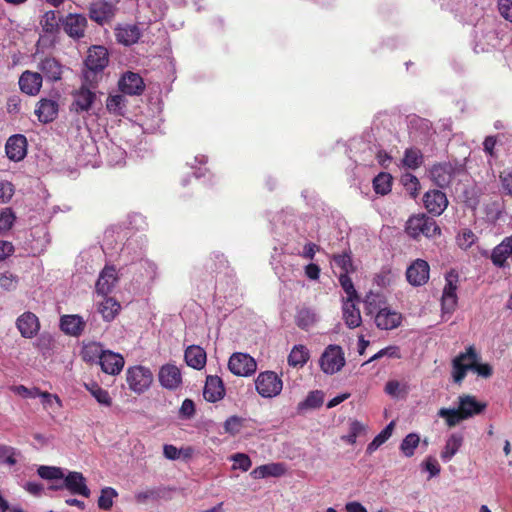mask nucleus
<instances>
[{
    "label": "nucleus",
    "instance_id": "f257e3e1",
    "mask_svg": "<svg viewBox=\"0 0 512 512\" xmlns=\"http://www.w3.org/2000/svg\"><path fill=\"white\" fill-rule=\"evenodd\" d=\"M84 64L86 71L83 79L91 85L97 83L98 74L109 64V52L105 46H92L87 52Z\"/></svg>",
    "mask_w": 512,
    "mask_h": 512
},
{
    "label": "nucleus",
    "instance_id": "f03ea898",
    "mask_svg": "<svg viewBox=\"0 0 512 512\" xmlns=\"http://www.w3.org/2000/svg\"><path fill=\"white\" fill-rule=\"evenodd\" d=\"M406 233L413 239H419L420 236L434 237L441 233V227L436 220L426 216L424 213L410 216L405 226Z\"/></svg>",
    "mask_w": 512,
    "mask_h": 512
},
{
    "label": "nucleus",
    "instance_id": "7ed1b4c3",
    "mask_svg": "<svg viewBox=\"0 0 512 512\" xmlns=\"http://www.w3.org/2000/svg\"><path fill=\"white\" fill-rule=\"evenodd\" d=\"M463 171V166L457 162H438L429 170L431 180L440 188L448 187L455 177Z\"/></svg>",
    "mask_w": 512,
    "mask_h": 512
},
{
    "label": "nucleus",
    "instance_id": "20e7f679",
    "mask_svg": "<svg viewBox=\"0 0 512 512\" xmlns=\"http://www.w3.org/2000/svg\"><path fill=\"white\" fill-rule=\"evenodd\" d=\"M256 392L263 398L278 396L283 387L282 379L274 371L260 372L255 380Z\"/></svg>",
    "mask_w": 512,
    "mask_h": 512
},
{
    "label": "nucleus",
    "instance_id": "39448f33",
    "mask_svg": "<svg viewBox=\"0 0 512 512\" xmlns=\"http://www.w3.org/2000/svg\"><path fill=\"white\" fill-rule=\"evenodd\" d=\"M154 375L149 368L134 366L127 370L126 381L129 389L136 394L146 392L153 383Z\"/></svg>",
    "mask_w": 512,
    "mask_h": 512
},
{
    "label": "nucleus",
    "instance_id": "423d86ee",
    "mask_svg": "<svg viewBox=\"0 0 512 512\" xmlns=\"http://www.w3.org/2000/svg\"><path fill=\"white\" fill-rule=\"evenodd\" d=\"M345 364L342 348L337 344H329L319 359L320 369L325 374H335L339 372Z\"/></svg>",
    "mask_w": 512,
    "mask_h": 512
},
{
    "label": "nucleus",
    "instance_id": "0eeeda50",
    "mask_svg": "<svg viewBox=\"0 0 512 512\" xmlns=\"http://www.w3.org/2000/svg\"><path fill=\"white\" fill-rule=\"evenodd\" d=\"M63 482L60 484H52L50 488L52 490L67 489L72 495H78L85 498H89L91 490L86 484V478L82 472H68V475H64Z\"/></svg>",
    "mask_w": 512,
    "mask_h": 512
},
{
    "label": "nucleus",
    "instance_id": "6e6552de",
    "mask_svg": "<svg viewBox=\"0 0 512 512\" xmlns=\"http://www.w3.org/2000/svg\"><path fill=\"white\" fill-rule=\"evenodd\" d=\"M228 368L236 376L248 377L256 373L257 361L249 354L236 352L229 358Z\"/></svg>",
    "mask_w": 512,
    "mask_h": 512
},
{
    "label": "nucleus",
    "instance_id": "1a4fd4ad",
    "mask_svg": "<svg viewBox=\"0 0 512 512\" xmlns=\"http://www.w3.org/2000/svg\"><path fill=\"white\" fill-rule=\"evenodd\" d=\"M446 284L443 288L441 296V310L443 313H452L458 304V281L459 276L457 273L449 272L445 276Z\"/></svg>",
    "mask_w": 512,
    "mask_h": 512
},
{
    "label": "nucleus",
    "instance_id": "9d476101",
    "mask_svg": "<svg viewBox=\"0 0 512 512\" xmlns=\"http://www.w3.org/2000/svg\"><path fill=\"white\" fill-rule=\"evenodd\" d=\"M89 86H91V84L84 80L80 88L73 92V102L71 105V111H75L76 113L90 111L96 99V95L94 91H92V88ZM92 87H95V84L92 85Z\"/></svg>",
    "mask_w": 512,
    "mask_h": 512
},
{
    "label": "nucleus",
    "instance_id": "9b49d317",
    "mask_svg": "<svg viewBox=\"0 0 512 512\" xmlns=\"http://www.w3.org/2000/svg\"><path fill=\"white\" fill-rule=\"evenodd\" d=\"M476 357V349L469 346L465 352L460 353L452 361V377L454 382L460 384L467 372L471 370V358Z\"/></svg>",
    "mask_w": 512,
    "mask_h": 512
},
{
    "label": "nucleus",
    "instance_id": "f8f14e48",
    "mask_svg": "<svg viewBox=\"0 0 512 512\" xmlns=\"http://www.w3.org/2000/svg\"><path fill=\"white\" fill-rule=\"evenodd\" d=\"M430 266L429 264L418 258L406 270V278L410 285L420 287L429 281Z\"/></svg>",
    "mask_w": 512,
    "mask_h": 512
},
{
    "label": "nucleus",
    "instance_id": "ddd939ff",
    "mask_svg": "<svg viewBox=\"0 0 512 512\" xmlns=\"http://www.w3.org/2000/svg\"><path fill=\"white\" fill-rule=\"evenodd\" d=\"M37 70L49 82L62 79L63 65L55 57L46 56L37 63Z\"/></svg>",
    "mask_w": 512,
    "mask_h": 512
},
{
    "label": "nucleus",
    "instance_id": "4468645a",
    "mask_svg": "<svg viewBox=\"0 0 512 512\" xmlns=\"http://www.w3.org/2000/svg\"><path fill=\"white\" fill-rule=\"evenodd\" d=\"M118 88L125 95L138 96L144 92L145 83L139 74L127 72L119 79Z\"/></svg>",
    "mask_w": 512,
    "mask_h": 512
},
{
    "label": "nucleus",
    "instance_id": "2eb2a0df",
    "mask_svg": "<svg viewBox=\"0 0 512 512\" xmlns=\"http://www.w3.org/2000/svg\"><path fill=\"white\" fill-rule=\"evenodd\" d=\"M87 24V18L82 14L76 13H69L62 20L63 30L74 39H80L85 36Z\"/></svg>",
    "mask_w": 512,
    "mask_h": 512
},
{
    "label": "nucleus",
    "instance_id": "dca6fc26",
    "mask_svg": "<svg viewBox=\"0 0 512 512\" xmlns=\"http://www.w3.org/2000/svg\"><path fill=\"white\" fill-rule=\"evenodd\" d=\"M423 204L429 213L441 215L448 206V199L443 191L432 189L424 193Z\"/></svg>",
    "mask_w": 512,
    "mask_h": 512
},
{
    "label": "nucleus",
    "instance_id": "f3484780",
    "mask_svg": "<svg viewBox=\"0 0 512 512\" xmlns=\"http://www.w3.org/2000/svg\"><path fill=\"white\" fill-rule=\"evenodd\" d=\"M16 328L24 338H33L40 330V321L35 313L27 311L16 319Z\"/></svg>",
    "mask_w": 512,
    "mask_h": 512
},
{
    "label": "nucleus",
    "instance_id": "a211bd4d",
    "mask_svg": "<svg viewBox=\"0 0 512 512\" xmlns=\"http://www.w3.org/2000/svg\"><path fill=\"white\" fill-rule=\"evenodd\" d=\"M160 384L168 390H177L182 383L180 370L175 364H164L158 373Z\"/></svg>",
    "mask_w": 512,
    "mask_h": 512
},
{
    "label": "nucleus",
    "instance_id": "6ab92c4d",
    "mask_svg": "<svg viewBox=\"0 0 512 512\" xmlns=\"http://www.w3.org/2000/svg\"><path fill=\"white\" fill-rule=\"evenodd\" d=\"M5 152L7 157L14 162L23 160L27 155L26 137L20 134L12 135L6 142Z\"/></svg>",
    "mask_w": 512,
    "mask_h": 512
},
{
    "label": "nucleus",
    "instance_id": "aec40b11",
    "mask_svg": "<svg viewBox=\"0 0 512 512\" xmlns=\"http://www.w3.org/2000/svg\"><path fill=\"white\" fill-rule=\"evenodd\" d=\"M115 15V8L111 2L97 0L89 7V17L98 24L110 21Z\"/></svg>",
    "mask_w": 512,
    "mask_h": 512
},
{
    "label": "nucleus",
    "instance_id": "412c9836",
    "mask_svg": "<svg viewBox=\"0 0 512 512\" xmlns=\"http://www.w3.org/2000/svg\"><path fill=\"white\" fill-rule=\"evenodd\" d=\"M458 409L463 420L481 414L486 409V403L478 401L471 395H461L458 397Z\"/></svg>",
    "mask_w": 512,
    "mask_h": 512
},
{
    "label": "nucleus",
    "instance_id": "4be33fe9",
    "mask_svg": "<svg viewBox=\"0 0 512 512\" xmlns=\"http://www.w3.org/2000/svg\"><path fill=\"white\" fill-rule=\"evenodd\" d=\"M117 279L118 277L114 266H105L96 281V292L107 296L114 289Z\"/></svg>",
    "mask_w": 512,
    "mask_h": 512
},
{
    "label": "nucleus",
    "instance_id": "5701e85b",
    "mask_svg": "<svg viewBox=\"0 0 512 512\" xmlns=\"http://www.w3.org/2000/svg\"><path fill=\"white\" fill-rule=\"evenodd\" d=\"M86 328V321L77 314H67L60 317V329L67 335L78 337Z\"/></svg>",
    "mask_w": 512,
    "mask_h": 512
},
{
    "label": "nucleus",
    "instance_id": "b1692460",
    "mask_svg": "<svg viewBox=\"0 0 512 512\" xmlns=\"http://www.w3.org/2000/svg\"><path fill=\"white\" fill-rule=\"evenodd\" d=\"M359 299H343L342 315L345 325L350 329L358 328L361 325L362 319L360 311L357 307Z\"/></svg>",
    "mask_w": 512,
    "mask_h": 512
},
{
    "label": "nucleus",
    "instance_id": "393cba45",
    "mask_svg": "<svg viewBox=\"0 0 512 512\" xmlns=\"http://www.w3.org/2000/svg\"><path fill=\"white\" fill-rule=\"evenodd\" d=\"M402 316L399 312L391 310L387 306L380 309L375 315V322L378 329L392 330L399 327Z\"/></svg>",
    "mask_w": 512,
    "mask_h": 512
},
{
    "label": "nucleus",
    "instance_id": "a878e982",
    "mask_svg": "<svg viewBox=\"0 0 512 512\" xmlns=\"http://www.w3.org/2000/svg\"><path fill=\"white\" fill-rule=\"evenodd\" d=\"M42 82V75L40 73L25 71L21 74L18 84L23 93L35 96L40 92Z\"/></svg>",
    "mask_w": 512,
    "mask_h": 512
},
{
    "label": "nucleus",
    "instance_id": "bb28decb",
    "mask_svg": "<svg viewBox=\"0 0 512 512\" xmlns=\"http://www.w3.org/2000/svg\"><path fill=\"white\" fill-rule=\"evenodd\" d=\"M204 398L209 402H217L225 396L224 383L217 375H209L203 390Z\"/></svg>",
    "mask_w": 512,
    "mask_h": 512
},
{
    "label": "nucleus",
    "instance_id": "cd10ccee",
    "mask_svg": "<svg viewBox=\"0 0 512 512\" xmlns=\"http://www.w3.org/2000/svg\"><path fill=\"white\" fill-rule=\"evenodd\" d=\"M124 363L125 361L122 355L106 350L101 357L99 365L102 372L109 375H117L122 371Z\"/></svg>",
    "mask_w": 512,
    "mask_h": 512
},
{
    "label": "nucleus",
    "instance_id": "c85d7f7f",
    "mask_svg": "<svg viewBox=\"0 0 512 512\" xmlns=\"http://www.w3.org/2000/svg\"><path fill=\"white\" fill-rule=\"evenodd\" d=\"M34 113L42 123L53 122L58 115V103L53 99L42 98L37 103Z\"/></svg>",
    "mask_w": 512,
    "mask_h": 512
},
{
    "label": "nucleus",
    "instance_id": "c756f323",
    "mask_svg": "<svg viewBox=\"0 0 512 512\" xmlns=\"http://www.w3.org/2000/svg\"><path fill=\"white\" fill-rule=\"evenodd\" d=\"M363 303L367 315H376L380 309L386 307L387 300L382 293L370 291L365 295Z\"/></svg>",
    "mask_w": 512,
    "mask_h": 512
},
{
    "label": "nucleus",
    "instance_id": "7c9ffc66",
    "mask_svg": "<svg viewBox=\"0 0 512 512\" xmlns=\"http://www.w3.org/2000/svg\"><path fill=\"white\" fill-rule=\"evenodd\" d=\"M286 467L283 463H269L257 466L252 472L251 476L255 479L267 477H280L284 475Z\"/></svg>",
    "mask_w": 512,
    "mask_h": 512
},
{
    "label": "nucleus",
    "instance_id": "2f4dec72",
    "mask_svg": "<svg viewBox=\"0 0 512 512\" xmlns=\"http://www.w3.org/2000/svg\"><path fill=\"white\" fill-rule=\"evenodd\" d=\"M187 365L193 369L201 370L206 364V352L199 346H190L184 354Z\"/></svg>",
    "mask_w": 512,
    "mask_h": 512
},
{
    "label": "nucleus",
    "instance_id": "473e14b6",
    "mask_svg": "<svg viewBox=\"0 0 512 512\" xmlns=\"http://www.w3.org/2000/svg\"><path fill=\"white\" fill-rule=\"evenodd\" d=\"M115 37L117 42L121 44L132 45L140 38V31L135 24H127L115 29Z\"/></svg>",
    "mask_w": 512,
    "mask_h": 512
},
{
    "label": "nucleus",
    "instance_id": "72a5a7b5",
    "mask_svg": "<svg viewBox=\"0 0 512 512\" xmlns=\"http://www.w3.org/2000/svg\"><path fill=\"white\" fill-rule=\"evenodd\" d=\"M295 322L299 329L307 331L317 322V313L312 308H299L296 310Z\"/></svg>",
    "mask_w": 512,
    "mask_h": 512
},
{
    "label": "nucleus",
    "instance_id": "f704fd0d",
    "mask_svg": "<svg viewBox=\"0 0 512 512\" xmlns=\"http://www.w3.org/2000/svg\"><path fill=\"white\" fill-rule=\"evenodd\" d=\"M309 359V350L303 344H296L288 355L287 361L290 367L302 368Z\"/></svg>",
    "mask_w": 512,
    "mask_h": 512
},
{
    "label": "nucleus",
    "instance_id": "c9c22d12",
    "mask_svg": "<svg viewBox=\"0 0 512 512\" xmlns=\"http://www.w3.org/2000/svg\"><path fill=\"white\" fill-rule=\"evenodd\" d=\"M106 350L102 349L101 344L99 342H89L85 344L80 352L81 358L83 361L87 363H100L102 355H104Z\"/></svg>",
    "mask_w": 512,
    "mask_h": 512
},
{
    "label": "nucleus",
    "instance_id": "e433bc0d",
    "mask_svg": "<svg viewBox=\"0 0 512 512\" xmlns=\"http://www.w3.org/2000/svg\"><path fill=\"white\" fill-rule=\"evenodd\" d=\"M463 437L461 434H452L445 443L443 451L440 454V458L444 461H450L461 448Z\"/></svg>",
    "mask_w": 512,
    "mask_h": 512
},
{
    "label": "nucleus",
    "instance_id": "4c0bfd02",
    "mask_svg": "<svg viewBox=\"0 0 512 512\" xmlns=\"http://www.w3.org/2000/svg\"><path fill=\"white\" fill-rule=\"evenodd\" d=\"M119 310L120 304L113 297H105L98 307V312L106 321L113 320Z\"/></svg>",
    "mask_w": 512,
    "mask_h": 512
},
{
    "label": "nucleus",
    "instance_id": "58836bf2",
    "mask_svg": "<svg viewBox=\"0 0 512 512\" xmlns=\"http://www.w3.org/2000/svg\"><path fill=\"white\" fill-rule=\"evenodd\" d=\"M423 163V155L419 148L410 147L405 149L402 159L403 166L409 169H418Z\"/></svg>",
    "mask_w": 512,
    "mask_h": 512
},
{
    "label": "nucleus",
    "instance_id": "ea45409f",
    "mask_svg": "<svg viewBox=\"0 0 512 512\" xmlns=\"http://www.w3.org/2000/svg\"><path fill=\"white\" fill-rule=\"evenodd\" d=\"M324 395L321 391H312L307 397L300 401L298 404V413H302L306 411V409H319V407L323 404Z\"/></svg>",
    "mask_w": 512,
    "mask_h": 512
},
{
    "label": "nucleus",
    "instance_id": "a19ab883",
    "mask_svg": "<svg viewBox=\"0 0 512 512\" xmlns=\"http://www.w3.org/2000/svg\"><path fill=\"white\" fill-rule=\"evenodd\" d=\"M394 429V422H390L382 431L377 435L367 446L366 451L368 454H372L378 450L380 445L385 443L392 435Z\"/></svg>",
    "mask_w": 512,
    "mask_h": 512
},
{
    "label": "nucleus",
    "instance_id": "79ce46f5",
    "mask_svg": "<svg viewBox=\"0 0 512 512\" xmlns=\"http://www.w3.org/2000/svg\"><path fill=\"white\" fill-rule=\"evenodd\" d=\"M393 178L388 172H379L373 180V188L376 193L385 195L392 189Z\"/></svg>",
    "mask_w": 512,
    "mask_h": 512
},
{
    "label": "nucleus",
    "instance_id": "37998d69",
    "mask_svg": "<svg viewBox=\"0 0 512 512\" xmlns=\"http://www.w3.org/2000/svg\"><path fill=\"white\" fill-rule=\"evenodd\" d=\"M40 26L47 34H55L59 31V20L57 13L53 10L47 11L40 19Z\"/></svg>",
    "mask_w": 512,
    "mask_h": 512
},
{
    "label": "nucleus",
    "instance_id": "c03bdc74",
    "mask_svg": "<svg viewBox=\"0 0 512 512\" xmlns=\"http://www.w3.org/2000/svg\"><path fill=\"white\" fill-rule=\"evenodd\" d=\"M85 387L98 403L105 406L112 405V398L109 392L101 388L98 383L92 382L90 384H86Z\"/></svg>",
    "mask_w": 512,
    "mask_h": 512
},
{
    "label": "nucleus",
    "instance_id": "a18cd8bd",
    "mask_svg": "<svg viewBox=\"0 0 512 512\" xmlns=\"http://www.w3.org/2000/svg\"><path fill=\"white\" fill-rule=\"evenodd\" d=\"M421 439L415 433L408 434L400 443V451L405 457H413Z\"/></svg>",
    "mask_w": 512,
    "mask_h": 512
},
{
    "label": "nucleus",
    "instance_id": "49530a36",
    "mask_svg": "<svg viewBox=\"0 0 512 512\" xmlns=\"http://www.w3.org/2000/svg\"><path fill=\"white\" fill-rule=\"evenodd\" d=\"M118 496L115 488L107 486L101 489L97 505L100 509L109 510L113 507L114 498Z\"/></svg>",
    "mask_w": 512,
    "mask_h": 512
},
{
    "label": "nucleus",
    "instance_id": "de8ad7c7",
    "mask_svg": "<svg viewBox=\"0 0 512 512\" xmlns=\"http://www.w3.org/2000/svg\"><path fill=\"white\" fill-rule=\"evenodd\" d=\"M333 261L341 269V273H353L356 271L352 262L351 252L335 254L333 255Z\"/></svg>",
    "mask_w": 512,
    "mask_h": 512
},
{
    "label": "nucleus",
    "instance_id": "09e8293b",
    "mask_svg": "<svg viewBox=\"0 0 512 512\" xmlns=\"http://www.w3.org/2000/svg\"><path fill=\"white\" fill-rule=\"evenodd\" d=\"M401 183L409 192L411 198L416 199L419 195V190L421 189L419 179L414 176V174H409V172H407L401 177Z\"/></svg>",
    "mask_w": 512,
    "mask_h": 512
},
{
    "label": "nucleus",
    "instance_id": "8fccbe9b",
    "mask_svg": "<svg viewBox=\"0 0 512 512\" xmlns=\"http://www.w3.org/2000/svg\"><path fill=\"white\" fill-rule=\"evenodd\" d=\"M37 474L46 480H62L64 478L62 468L56 466L41 465L37 469Z\"/></svg>",
    "mask_w": 512,
    "mask_h": 512
},
{
    "label": "nucleus",
    "instance_id": "3c124183",
    "mask_svg": "<svg viewBox=\"0 0 512 512\" xmlns=\"http://www.w3.org/2000/svg\"><path fill=\"white\" fill-rule=\"evenodd\" d=\"M507 244H509V242H506L504 238L500 245L493 249L491 260L495 266L503 267L505 265L506 260L509 257Z\"/></svg>",
    "mask_w": 512,
    "mask_h": 512
},
{
    "label": "nucleus",
    "instance_id": "603ef678",
    "mask_svg": "<svg viewBox=\"0 0 512 512\" xmlns=\"http://www.w3.org/2000/svg\"><path fill=\"white\" fill-rule=\"evenodd\" d=\"M350 273H340L338 282L347 297L345 299H359V293L354 287V284L349 276Z\"/></svg>",
    "mask_w": 512,
    "mask_h": 512
},
{
    "label": "nucleus",
    "instance_id": "864d4df0",
    "mask_svg": "<svg viewBox=\"0 0 512 512\" xmlns=\"http://www.w3.org/2000/svg\"><path fill=\"white\" fill-rule=\"evenodd\" d=\"M438 417L443 418L449 427L456 426L463 420L459 408H440Z\"/></svg>",
    "mask_w": 512,
    "mask_h": 512
},
{
    "label": "nucleus",
    "instance_id": "5fc2aeb1",
    "mask_svg": "<svg viewBox=\"0 0 512 512\" xmlns=\"http://www.w3.org/2000/svg\"><path fill=\"white\" fill-rule=\"evenodd\" d=\"M39 397L45 409H51L54 413H58L62 409V401L57 395L41 391Z\"/></svg>",
    "mask_w": 512,
    "mask_h": 512
},
{
    "label": "nucleus",
    "instance_id": "6e6d98bb",
    "mask_svg": "<svg viewBox=\"0 0 512 512\" xmlns=\"http://www.w3.org/2000/svg\"><path fill=\"white\" fill-rule=\"evenodd\" d=\"M192 453L193 450L191 447H187L184 450H178L177 446L173 444H164L163 446V455L169 460H177L181 454H183L184 458H190Z\"/></svg>",
    "mask_w": 512,
    "mask_h": 512
},
{
    "label": "nucleus",
    "instance_id": "4d7b16f0",
    "mask_svg": "<svg viewBox=\"0 0 512 512\" xmlns=\"http://www.w3.org/2000/svg\"><path fill=\"white\" fill-rule=\"evenodd\" d=\"M476 241H477V236L472 230L465 228V229H462L461 232H458L457 245L461 249L466 250V249L472 247Z\"/></svg>",
    "mask_w": 512,
    "mask_h": 512
},
{
    "label": "nucleus",
    "instance_id": "13d9d810",
    "mask_svg": "<svg viewBox=\"0 0 512 512\" xmlns=\"http://www.w3.org/2000/svg\"><path fill=\"white\" fill-rule=\"evenodd\" d=\"M19 455L20 452L15 447L0 444V462L13 466L17 462L16 456Z\"/></svg>",
    "mask_w": 512,
    "mask_h": 512
},
{
    "label": "nucleus",
    "instance_id": "bf43d9fd",
    "mask_svg": "<svg viewBox=\"0 0 512 512\" xmlns=\"http://www.w3.org/2000/svg\"><path fill=\"white\" fill-rule=\"evenodd\" d=\"M471 370L475 371L478 376L489 378L493 374V368L489 363H480L479 354L476 352V357L471 358Z\"/></svg>",
    "mask_w": 512,
    "mask_h": 512
},
{
    "label": "nucleus",
    "instance_id": "052dcab7",
    "mask_svg": "<svg viewBox=\"0 0 512 512\" xmlns=\"http://www.w3.org/2000/svg\"><path fill=\"white\" fill-rule=\"evenodd\" d=\"M126 99L123 95H111L106 101V107L110 113L122 115L121 110L125 106Z\"/></svg>",
    "mask_w": 512,
    "mask_h": 512
},
{
    "label": "nucleus",
    "instance_id": "680f3d73",
    "mask_svg": "<svg viewBox=\"0 0 512 512\" xmlns=\"http://www.w3.org/2000/svg\"><path fill=\"white\" fill-rule=\"evenodd\" d=\"M245 419L239 416H231L224 422V431L232 436L237 435L244 426Z\"/></svg>",
    "mask_w": 512,
    "mask_h": 512
},
{
    "label": "nucleus",
    "instance_id": "e2e57ef3",
    "mask_svg": "<svg viewBox=\"0 0 512 512\" xmlns=\"http://www.w3.org/2000/svg\"><path fill=\"white\" fill-rule=\"evenodd\" d=\"M365 431V426L359 422L358 420H353L350 423L349 427V434L342 437V440L349 444H355L357 441V438L361 433Z\"/></svg>",
    "mask_w": 512,
    "mask_h": 512
},
{
    "label": "nucleus",
    "instance_id": "0e129e2a",
    "mask_svg": "<svg viewBox=\"0 0 512 512\" xmlns=\"http://www.w3.org/2000/svg\"><path fill=\"white\" fill-rule=\"evenodd\" d=\"M15 223V214L11 208H4L0 211V233L7 232Z\"/></svg>",
    "mask_w": 512,
    "mask_h": 512
},
{
    "label": "nucleus",
    "instance_id": "69168bd1",
    "mask_svg": "<svg viewBox=\"0 0 512 512\" xmlns=\"http://www.w3.org/2000/svg\"><path fill=\"white\" fill-rule=\"evenodd\" d=\"M159 498V492L156 488H149L146 490L138 491L134 495V499L139 504H144L149 500H157Z\"/></svg>",
    "mask_w": 512,
    "mask_h": 512
},
{
    "label": "nucleus",
    "instance_id": "338daca9",
    "mask_svg": "<svg viewBox=\"0 0 512 512\" xmlns=\"http://www.w3.org/2000/svg\"><path fill=\"white\" fill-rule=\"evenodd\" d=\"M15 193L13 183L9 181L0 182V203H8Z\"/></svg>",
    "mask_w": 512,
    "mask_h": 512
},
{
    "label": "nucleus",
    "instance_id": "774afa93",
    "mask_svg": "<svg viewBox=\"0 0 512 512\" xmlns=\"http://www.w3.org/2000/svg\"><path fill=\"white\" fill-rule=\"evenodd\" d=\"M383 356H389L392 358H400L399 347L389 346L384 349H381L375 355H373L371 358H369L365 363H369V362L378 360L379 358H381Z\"/></svg>",
    "mask_w": 512,
    "mask_h": 512
}]
</instances>
